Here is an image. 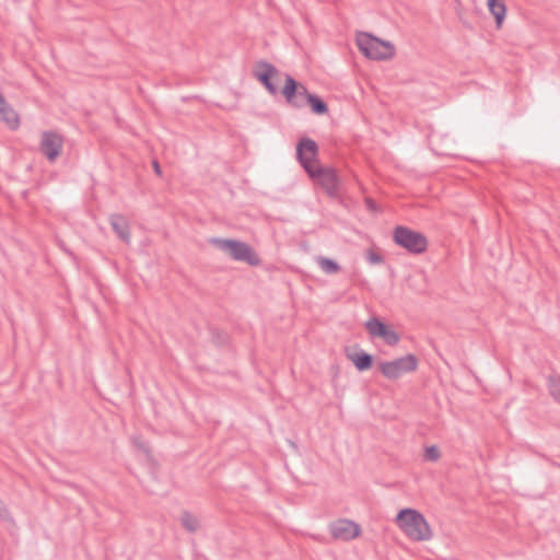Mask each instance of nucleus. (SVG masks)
Returning a JSON list of instances; mask_svg holds the SVG:
<instances>
[{"instance_id": "1", "label": "nucleus", "mask_w": 560, "mask_h": 560, "mask_svg": "<svg viewBox=\"0 0 560 560\" xmlns=\"http://www.w3.org/2000/svg\"><path fill=\"white\" fill-rule=\"evenodd\" d=\"M399 528L412 540H429L432 536L431 528L424 516L413 509H402L396 516Z\"/></svg>"}, {"instance_id": "2", "label": "nucleus", "mask_w": 560, "mask_h": 560, "mask_svg": "<svg viewBox=\"0 0 560 560\" xmlns=\"http://www.w3.org/2000/svg\"><path fill=\"white\" fill-rule=\"evenodd\" d=\"M209 244L226 254L235 261L246 262L253 267L261 262L253 247L245 242L233 238L211 237Z\"/></svg>"}, {"instance_id": "3", "label": "nucleus", "mask_w": 560, "mask_h": 560, "mask_svg": "<svg viewBox=\"0 0 560 560\" xmlns=\"http://www.w3.org/2000/svg\"><path fill=\"white\" fill-rule=\"evenodd\" d=\"M360 51L373 60H388L395 56V46L369 33H361L357 38Z\"/></svg>"}, {"instance_id": "4", "label": "nucleus", "mask_w": 560, "mask_h": 560, "mask_svg": "<svg viewBox=\"0 0 560 560\" xmlns=\"http://www.w3.org/2000/svg\"><path fill=\"white\" fill-rule=\"evenodd\" d=\"M394 242L410 254L419 255L427 250L428 240L424 234L404 225H397L393 232Z\"/></svg>"}, {"instance_id": "5", "label": "nucleus", "mask_w": 560, "mask_h": 560, "mask_svg": "<svg viewBox=\"0 0 560 560\" xmlns=\"http://www.w3.org/2000/svg\"><path fill=\"white\" fill-rule=\"evenodd\" d=\"M418 358L412 353H408L393 361L380 362L378 370L384 377L390 381H395L401 377L404 374L415 372L418 369Z\"/></svg>"}, {"instance_id": "6", "label": "nucleus", "mask_w": 560, "mask_h": 560, "mask_svg": "<svg viewBox=\"0 0 560 560\" xmlns=\"http://www.w3.org/2000/svg\"><path fill=\"white\" fill-rule=\"evenodd\" d=\"M317 156V143L308 137H302L296 144V159L306 174H312L311 170L318 164Z\"/></svg>"}, {"instance_id": "7", "label": "nucleus", "mask_w": 560, "mask_h": 560, "mask_svg": "<svg viewBox=\"0 0 560 560\" xmlns=\"http://www.w3.org/2000/svg\"><path fill=\"white\" fill-rule=\"evenodd\" d=\"M282 95L290 105L296 108H301L307 104V98L311 93L294 78L285 74V84L282 89Z\"/></svg>"}, {"instance_id": "8", "label": "nucleus", "mask_w": 560, "mask_h": 560, "mask_svg": "<svg viewBox=\"0 0 560 560\" xmlns=\"http://www.w3.org/2000/svg\"><path fill=\"white\" fill-rule=\"evenodd\" d=\"M253 74L270 94L276 95L278 93L272 80L278 79L280 72L272 63L265 60L257 61L253 68Z\"/></svg>"}, {"instance_id": "9", "label": "nucleus", "mask_w": 560, "mask_h": 560, "mask_svg": "<svg viewBox=\"0 0 560 560\" xmlns=\"http://www.w3.org/2000/svg\"><path fill=\"white\" fill-rule=\"evenodd\" d=\"M312 174H307L312 179H316L329 196H335L338 191V176L334 168L323 167L317 164L311 170Z\"/></svg>"}, {"instance_id": "10", "label": "nucleus", "mask_w": 560, "mask_h": 560, "mask_svg": "<svg viewBox=\"0 0 560 560\" xmlns=\"http://www.w3.org/2000/svg\"><path fill=\"white\" fill-rule=\"evenodd\" d=\"M63 147L62 137L55 131H44L40 139V152L50 162L57 160Z\"/></svg>"}, {"instance_id": "11", "label": "nucleus", "mask_w": 560, "mask_h": 560, "mask_svg": "<svg viewBox=\"0 0 560 560\" xmlns=\"http://www.w3.org/2000/svg\"><path fill=\"white\" fill-rule=\"evenodd\" d=\"M330 534L334 538L340 539V540H351L360 535V526L346 518H340L335 522H332L329 525Z\"/></svg>"}, {"instance_id": "12", "label": "nucleus", "mask_w": 560, "mask_h": 560, "mask_svg": "<svg viewBox=\"0 0 560 560\" xmlns=\"http://www.w3.org/2000/svg\"><path fill=\"white\" fill-rule=\"evenodd\" d=\"M346 358L351 361L358 371L370 370L373 365V355L355 346L353 349L346 348Z\"/></svg>"}, {"instance_id": "13", "label": "nucleus", "mask_w": 560, "mask_h": 560, "mask_svg": "<svg viewBox=\"0 0 560 560\" xmlns=\"http://www.w3.org/2000/svg\"><path fill=\"white\" fill-rule=\"evenodd\" d=\"M109 223L113 231L126 244L130 243V228L128 220L118 213L109 215Z\"/></svg>"}, {"instance_id": "14", "label": "nucleus", "mask_w": 560, "mask_h": 560, "mask_svg": "<svg viewBox=\"0 0 560 560\" xmlns=\"http://www.w3.org/2000/svg\"><path fill=\"white\" fill-rule=\"evenodd\" d=\"M488 7L491 14L494 16L497 27H501L505 14L506 7L503 0H488Z\"/></svg>"}, {"instance_id": "15", "label": "nucleus", "mask_w": 560, "mask_h": 560, "mask_svg": "<svg viewBox=\"0 0 560 560\" xmlns=\"http://www.w3.org/2000/svg\"><path fill=\"white\" fill-rule=\"evenodd\" d=\"M0 120L4 121L12 130L20 126L19 115L8 103L0 109Z\"/></svg>"}, {"instance_id": "16", "label": "nucleus", "mask_w": 560, "mask_h": 560, "mask_svg": "<svg viewBox=\"0 0 560 560\" xmlns=\"http://www.w3.org/2000/svg\"><path fill=\"white\" fill-rule=\"evenodd\" d=\"M307 105H310L312 112L316 115H324L328 112V106L322 97L311 93L307 98Z\"/></svg>"}, {"instance_id": "17", "label": "nucleus", "mask_w": 560, "mask_h": 560, "mask_svg": "<svg viewBox=\"0 0 560 560\" xmlns=\"http://www.w3.org/2000/svg\"><path fill=\"white\" fill-rule=\"evenodd\" d=\"M386 326L378 317H371L365 323V328L372 337H380Z\"/></svg>"}, {"instance_id": "18", "label": "nucleus", "mask_w": 560, "mask_h": 560, "mask_svg": "<svg viewBox=\"0 0 560 560\" xmlns=\"http://www.w3.org/2000/svg\"><path fill=\"white\" fill-rule=\"evenodd\" d=\"M317 264L320 267V269L327 275L337 273L341 269L337 261L323 256L317 258Z\"/></svg>"}, {"instance_id": "19", "label": "nucleus", "mask_w": 560, "mask_h": 560, "mask_svg": "<svg viewBox=\"0 0 560 560\" xmlns=\"http://www.w3.org/2000/svg\"><path fill=\"white\" fill-rule=\"evenodd\" d=\"M425 279L424 276L419 273L416 276H410L407 279V284L410 289L415 290L418 294H424L425 293Z\"/></svg>"}, {"instance_id": "20", "label": "nucleus", "mask_w": 560, "mask_h": 560, "mask_svg": "<svg viewBox=\"0 0 560 560\" xmlns=\"http://www.w3.org/2000/svg\"><path fill=\"white\" fill-rule=\"evenodd\" d=\"M180 523L184 528H186L190 533H195L199 528V521L191 513L185 511L182 514Z\"/></svg>"}, {"instance_id": "21", "label": "nucleus", "mask_w": 560, "mask_h": 560, "mask_svg": "<svg viewBox=\"0 0 560 560\" xmlns=\"http://www.w3.org/2000/svg\"><path fill=\"white\" fill-rule=\"evenodd\" d=\"M548 389L551 397L560 402V376L559 375H550L548 377Z\"/></svg>"}, {"instance_id": "22", "label": "nucleus", "mask_w": 560, "mask_h": 560, "mask_svg": "<svg viewBox=\"0 0 560 560\" xmlns=\"http://www.w3.org/2000/svg\"><path fill=\"white\" fill-rule=\"evenodd\" d=\"M378 338H382L384 340V342L388 346H395L399 342V335L390 329L388 326H386V328L383 330L382 335L378 337Z\"/></svg>"}, {"instance_id": "23", "label": "nucleus", "mask_w": 560, "mask_h": 560, "mask_svg": "<svg viewBox=\"0 0 560 560\" xmlns=\"http://www.w3.org/2000/svg\"><path fill=\"white\" fill-rule=\"evenodd\" d=\"M441 457L440 450L435 445L425 447L424 458L429 462H436Z\"/></svg>"}, {"instance_id": "24", "label": "nucleus", "mask_w": 560, "mask_h": 560, "mask_svg": "<svg viewBox=\"0 0 560 560\" xmlns=\"http://www.w3.org/2000/svg\"><path fill=\"white\" fill-rule=\"evenodd\" d=\"M0 521L14 523L13 517L11 516L7 505L0 499Z\"/></svg>"}, {"instance_id": "25", "label": "nucleus", "mask_w": 560, "mask_h": 560, "mask_svg": "<svg viewBox=\"0 0 560 560\" xmlns=\"http://www.w3.org/2000/svg\"><path fill=\"white\" fill-rule=\"evenodd\" d=\"M366 258L371 264H381L383 261V257L372 249L368 250Z\"/></svg>"}, {"instance_id": "26", "label": "nucleus", "mask_w": 560, "mask_h": 560, "mask_svg": "<svg viewBox=\"0 0 560 560\" xmlns=\"http://www.w3.org/2000/svg\"><path fill=\"white\" fill-rule=\"evenodd\" d=\"M133 443H135L139 448L143 450L145 453H149V448H148V446H147L143 442H141V441H139L138 439H136V438H135V439H133Z\"/></svg>"}, {"instance_id": "27", "label": "nucleus", "mask_w": 560, "mask_h": 560, "mask_svg": "<svg viewBox=\"0 0 560 560\" xmlns=\"http://www.w3.org/2000/svg\"><path fill=\"white\" fill-rule=\"evenodd\" d=\"M152 165H153L155 174H158L160 176L162 174V170H161L159 162L154 160L152 162Z\"/></svg>"}]
</instances>
